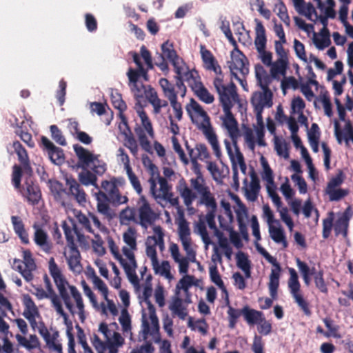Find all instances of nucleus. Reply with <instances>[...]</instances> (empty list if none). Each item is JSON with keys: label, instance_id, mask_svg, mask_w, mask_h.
<instances>
[{"label": "nucleus", "instance_id": "obj_34", "mask_svg": "<svg viewBox=\"0 0 353 353\" xmlns=\"http://www.w3.org/2000/svg\"><path fill=\"white\" fill-rule=\"evenodd\" d=\"M243 312L244 320L250 325H256L264 315L262 312L250 308L248 305L243 307Z\"/></svg>", "mask_w": 353, "mask_h": 353}, {"label": "nucleus", "instance_id": "obj_40", "mask_svg": "<svg viewBox=\"0 0 353 353\" xmlns=\"http://www.w3.org/2000/svg\"><path fill=\"white\" fill-rule=\"evenodd\" d=\"M124 269L125 274L132 283L138 281V278L135 272L137 268V263H131L126 261L123 257L118 260Z\"/></svg>", "mask_w": 353, "mask_h": 353}, {"label": "nucleus", "instance_id": "obj_32", "mask_svg": "<svg viewBox=\"0 0 353 353\" xmlns=\"http://www.w3.org/2000/svg\"><path fill=\"white\" fill-rule=\"evenodd\" d=\"M255 74L258 84L261 89L270 90L269 85L272 83V79H274L272 74H268L264 68L260 64L255 66Z\"/></svg>", "mask_w": 353, "mask_h": 353}, {"label": "nucleus", "instance_id": "obj_36", "mask_svg": "<svg viewBox=\"0 0 353 353\" xmlns=\"http://www.w3.org/2000/svg\"><path fill=\"white\" fill-rule=\"evenodd\" d=\"M169 309L182 320H184L188 316L187 307L183 304V300L178 296L173 298L169 305Z\"/></svg>", "mask_w": 353, "mask_h": 353}, {"label": "nucleus", "instance_id": "obj_2", "mask_svg": "<svg viewBox=\"0 0 353 353\" xmlns=\"http://www.w3.org/2000/svg\"><path fill=\"white\" fill-rule=\"evenodd\" d=\"M49 272L53 278L54 282L59 290L60 296L66 308L72 315H74L75 314V311L73 304L71 302L70 294L66 288L67 286L68 287L70 294L76 303L79 319L82 323H83L85 319V314L81 294L75 286L69 285L68 282L64 278L57 264L55 263L54 258H51L49 261Z\"/></svg>", "mask_w": 353, "mask_h": 353}, {"label": "nucleus", "instance_id": "obj_53", "mask_svg": "<svg viewBox=\"0 0 353 353\" xmlns=\"http://www.w3.org/2000/svg\"><path fill=\"white\" fill-rule=\"evenodd\" d=\"M23 168L18 165H14L12 167V182L14 187L20 190L22 187L21 185V181L23 174Z\"/></svg>", "mask_w": 353, "mask_h": 353}, {"label": "nucleus", "instance_id": "obj_11", "mask_svg": "<svg viewBox=\"0 0 353 353\" xmlns=\"http://www.w3.org/2000/svg\"><path fill=\"white\" fill-rule=\"evenodd\" d=\"M185 109L192 123H196L202 132L212 128L210 117L194 99H190Z\"/></svg>", "mask_w": 353, "mask_h": 353}, {"label": "nucleus", "instance_id": "obj_44", "mask_svg": "<svg viewBox=\"0 0 353 353\" xmlns=\"http://www.w3.org/2000/svg\"><path fill=\"white\" fill-rule=\"evenodd\" d=\"M321 34L322 38L319 39L314 37V43L318 49L323 50L325 48L328 47L331 43L330 39V31L327 26L323 27L321 30Z\"/></svg>", "mask_w": 353, "mask_h": 353}, {"label": "nucleus", "instance_id": "obj_54", "mask_svg": "<svg viewBox=\"0 0 353 353\" xmlns=\"http://www.w3.org/2000/svg\"><path fill=\"white\" fill-rule=\"evenodd\" d=\"M52 139L59 145L65 146L67 144L65 137L61 130L56 125H52L50 127Z\"/></svg>", "mask_w": 353, "mask_h": 353}, {"label": "nucleus", "instance_id": "obj_12", "mask_svg": "<svg viewBox=\"0 0 353 353\" xmlns=\"http://www.w3.org/2000/svg\"><path fill=\"white\" fill-rule=\"evenodd\" d=\"M108 341H103L99 336L94 334L92 339V343L98 353H118V347L121 346L124 343V339L121 335L117 332H114Z\"/></svg>", "mask_w": 353, "mask_h": 353}, {"label": "nucleus", "instance_id": "obj_25", "mask_svg": "<svg viewBox=\"0 0 353 353\" xmlns=\"http://www.w3.org/2000/svg\"><path fill=\"white\" fill-rule=\"evenodd\" d=\"M232 57L233 61L230 63L229 68L232 75L236 74L235 70L239 71L243 76L249 73V68L246 65V57L239 50L236 49V52H232Z\"/></svg>", "mask_w": 353, "mask_h": 353}, {"label": "nucleus", "instance_id": "obj_17", "mask_svg": "<svg viewBox=\"0 0 353 353\" xmlns=\"http://www.w3.org/2000/svg\"><path fill=\"white\" fill-rule=\"evenodd\" d=\"M19 191L22 196L26 199L28 203L32 205H37L41 199L39 186L31 178L26 179L23 186Z\"/></svg>", "mask_w": 353, "mask_h": 353}, {"label": "nucleus", "instance_id": "obj_31", "mask_svg": "<svg viewBox=\"0 0 353 353\" xmlns=\"http://www.w3.org/2000/svg\"><path fill=\"white\" fill-rule=\"evenodd\" d=\"M12 147L18 156V160L26 172H32L30 159L26 150L19 141L13 142Z\"/></svg>", "mask_w": 353, "mask_h": 353}, {"label": "nucleus", "instance_id": "obj_22", "mask_svg": "<svg viewBox=\"0 0 353 353\" xmlns=\"http://www.w3.org/2000/svg\"><path fill=\"white\" fill-rule=\"evenodd\" d=\"M273 94L271 90H262L254 92L251 97V103L254 110H264L265 108H270L273 105Z\"/></svg>", "mask_w": 353, "mask_h": 353}, {"label": "nucleus", "instance_id": "obj_26", "mask_svg": "<svg viewBox=\"0 0 353 353\" xmlns=\"http://www.w3.org/2000/svg\"><path fill=\"white\" fill-rule=\"evenodd\" d=\"M200 52L204 67L208 70L214 71L217 75L221 76L222 70L215 57L210 50L205 46L201 45Z\"/></svg>", "mask_w": 353, "mask_h": 353}, {"label": "nucleus", "instance_id": "obj_6", "mask_svg": "<svg viewBox=\"0 0 353 353\" xmlns=\"http://www.w3.org/2000/svg\"><path fill=\"white\" fill-rule=\"evenodd\" d=\"M137 112L141 119V125L137 126L134 128V132L138 137L141 148L145 151L149 152L151 146L150 141L148 140L147 134L150 137L154 138V130L152 123L141 105L137 110Z\"/></svg>", "mask_w": 353, "mask_h": 353}, {"label": "nucleus", "instance_id": "obj_21", "mask_svg": "<svg viewBox=\"0 0 353 353\" xmlns=\"http://www.w3.org/2000/svg\"><path fill=\"white\" fill-rule=\"evenodd\" d=\"M179 236L182 243L183 250L186 252L189 256L195 257V252L193 250L191 244L192 240L190 237V229L188 222L183 219L179 224Z\"/></svg>", "mask_w": 353, "mask_h": 353}, {"label": "nucleus", "instance_id": "obj_30", "mask_svg": "<svg viewBox=\"0 0 353 353\" xmlns=\"http://www.w3.org/2000/svg\"><path fill=\"white\" fill-rule=\"evenodd\" d=\"M334 134L336 140L339 144H341L343 139L345 140L346 145H349V141H352L353 143V127L351 122L348 121L345 125V133L343 134L340 128L338 121L334 123Z\"/></svg>", "mask_w": 353, "mask_h": 353}, {"label": "nucleus", "instance_id": "obj_52", "mask_svg": "<svg viewBox=\"0 0 353 353\" xmlns=\"http://www.w3.org/2000/svg\"><path fill=\"white\" fill-rule=\"evenodd\" d=\"M334 212L329 213L328 216L323 220L322 236L324 239L329 238L333 228Z\"/></svg>", "mask_w": 353, "mask_h": 353}, {"label": "nucleus", "instance_id": "obj_29", "mask_svg": "<svg viewBox=\"0 0 353 353\" xmlns=\"http://www.w3.org/2000/svg\"><path fill=\"white\" fill-rule=\"evenodd\" d=\"M73 148L79 160L78 165L83 168L90 166L91 162L93 161L94 154L78 144L74 145Z\"/></svg>", "mask_w": 353, "mask_h": 353}, {"label": "nucleus", "instance_id": "obj_62", "mask_svg": "<svg viewBox=\"0 0 353 353\" xmlns=\"http://www.w3.org/2000/svg\"><path fill=\"white\" fill-rule=\"evenodd\" d=\"M194 94L201 101L205 103H212L214 100L213 95L208 92L203 85L198 90H195Z\"/></svg>", "mask_w": 353, "mask_h": 353}, {"label": "nucleus", "instance_id": "obj_59", "mask_svg": "<svg viewBox=\"0 0 353 353\" xmlns=\"http://www.w3.org/2000/svg\"><path fill=\"white\" fill-rule=\"evenodd\" d=\"M326 193L329 196L330 201H338L346 196L349 194V191L346 189L334 188L331 190H326Z\"/></svg>", "mask_w": 353, "mask_h": 353}, {"label": "nucleus", "instance_id": "obj_58", "mask_svg": "<svg viewBox=\"0 0 353 353\" xmlns=\"http://www.w3.org/2000/svg\"><path fill=\"white\" fill-rule=\"evenodd\" d=\"M136 231L132 228H129L123 235L124 242L130 248L131 250H137Z\"/></svg>", "mask_w": 353, "mask_h": 353}, {"label": "nucleus", "instance_id": "obj_60", "mask_svg": "<svg viewBox=\"0 0 353 353\" xmlns=\"http://www.w3.org/2000/svg\"><path fill=\"white\" fill-rule=\"evenodd\" d=\"M124 145L128 148L131 152V154L134 157H137L139 151V146L135 138L133 137L132 134L125 135L124 139Z\"/></svg>", "mask_w": 353, "mask_h": 353}, {"label": "nucleus", "instance_id": "obj_8", "mask_svg": "<svg viewBox=\"0 0 353 353\" xmlns=\"http://www.w3.org/2000/svg\"><path fill=\"white\" fill-rule=\"evenodd\" d=\"M256 248L258 252L271 264H272L275 269L271 270L270 274V281L268 283V288L270 294L272 299H276L278 296V289L279 287V279L281 268L280 264L277 262L276 258L271 256L263 247L259 243H256Z\"/></svg>", "mask_w": 353, "mask_h": 353}, {"label": "nucleus", "instance_id": "obj_23", "mask_svg": "<svg viewBox=\"0 0 353 353\" xmlns=\"http://www.w3.org/2000/svg\"><path fill=\"white\" fill-rule=\"evenodd\" d=\"M41 144L48 152L50 161L56 164H61L65 159L64 153L61 148L57 147L46 137H41Z\"/></svg>", "mask_w": 353, "mask_h": 353}, {"label": "nucleus", "instance_id": "obj_5", "mask_svg": "<svg viewBox=\"0 0 353 353\" xmlns=\"http://www.w3.org/2000/svg\"><path fill=\"white\" fill-rule=\"evenodd\" d=\"M61 227L66 239L67 248L68 249V256H66L67 262L70 269L73 272H80L82 266L81 265L80 252L74 242V234L78 228L72 219L69 220V223L63 221L61 223Z\"/></svg>", "mask_w": 353, "mask_h": 353}, {"label": "nucleus", "instance_id": "obj_28", "mask_svg": "<svg viewBox=\"0 0 353 353\" xmlns=\"http://www.w3.org/2000/svg\"><path fill=\"white\" fill-rule=\"evenodd\" d=\"M350 207H348L343 212L342 216L339 217L334 225V230L336 236L341 234L344 238H347L349 227V221L351 217L350 214Z\"/></svg>", "mask_w": 353, "mask_h": 353}, {"label": "nucleus", "instance_id": "obj_7", "mask_svg": "<svg viewBox=\"0 0 353 353\" xmlns=\"http://www.w3.org/2000/svg\"><path fill=\"white\" fill-rule=\"evenodd\" d=\"M288 272L290 277L288 280V287L290 294L303 313L307 316H311L312 312L310 309L309 303L302 294L301 285L296 271L293 268H288Z\"/></svg>", "mask_w": 353, "mask_h": 353}, {"label": "nucleus", "instance_id": "obj_33", "mask_svg": "<svg viewBox=\"0 0 353 353\" xmlns=\"http://www.w3.org/2000/svg\"><path fill=\"white\" fill-rule=\"evenodd\" d=\"M254 21L256 23L254 45L256 50H261L263 48H266L267 38L265 29L260 20L255 19Z\"/></svg>", "mask_w": 353, "mask_h": 353}, {"label": "nucleus", "instance_id": "obj_47", "mask_svg": "<svg viewBox=\"0 0 353 353\" xmlns=\"http://www.w3.org/2000/svg\"><path fill=\"white\" fill-rule=\"evenodd\" d=\"M203 133L205 134L209 143L211 144L214 153L219 156L220 154V148L219 141L217 140V137L213 131L212 128L206 129V130L203 131Z\"/></svg>", "mask_w": 353, "mask_h": 353}, {"label": "nucleus", "instance_id": "obj_38", "mask_svg": "<svg viewBox=\"0 0 353 353\" xmlns=\"http://www.w3.org/2000/svg\"><path fill=\"white\" fill-rule=\"evenodd\" d=\"M135 215V208L127 206L119 213V218L120 223L121 225H129L131 222H135L137 223Z\"/></svg>", "mask_w": 353, "mask_h": 353}, {"label": "nucleus", "instance_id": "obj_64", "mask_svg": "<svg viewBox=\"0 0 353 353\" xmlns=\"http://www.w3.org/2000/svg\"><path fill=\"white\" fill-rule=\"evenodd\" d=\"M323 323L325 325V327L328 329L329 332H327L330 336H333L334 338H340L341 334H339V326L337 325H335L334 323V321L331 319L330 318H325L323 319Z\"/></svg>", "mask_w": 353, "mask_h": 353}, {"label": "nucleus", "instance_id": "obj_51", "mask_svg": "<svg viewBox=\"0 0 353 353\" xmlns=\"http://www.w3.org/2000/svg\"><path fill=\"white\" fill-rule=\"evenodd\" d=\"M126 170L127 176L128 177V179H129L132 188H134V190L137 192V193L139 195H140V196L142 195L141 194L142 192H143L142 186L141 185L139 178L134 174L132 168H130L128 170Z\"/></svg>", "mask_w": 353, "mask_h": 353}, {"label": "nucleus", "instance_id": "obj_3", "mask_svg": "<svg viewBox=\"0 0 353 353\" xmlns=\"http://www.w3.org/2000/svg\"><path fill=\"white\" fill-rule=\"evenodd\" d=\"M101 189L94 194L97 200V208L99 213L110 220L114 216V211L110 204L119 206L127 203L128 198L122 195L118 188V180L112 177L110 180H104L101 184Z\"/></svg>", "mask_w": 353, "mask_h": 353}, {"label": "nucleus", "instance_id": "obj_56", "mask_svg": "<svg viewBox=\"0 0 353 353\" xmlns=\"http://www.w3.org/2000/svg\"><path fill=\"white\" fill-rule=\"evenodd\" d=\"M243 137L245 139V141L247 143L249 149L251 151H254L255 149V139L254 136V132L252 128L250 127L243 125Z\"/></svg>", "mask_w": 353, "mask_h": 353}, {"label": "nucleus", "instance_id": "obj_15", "mask_svg": "<svg viewBox=\"0 0 353 353\" xmlns=\"http://www.w3.org/2000/svg\"><path fill=\"white\" fill-rule=\"evenodd\" d=\"M232 108V107L223 108L225 117L222 118V120L223 125L227 130L233 145L234 147L237 148L238 139L241 136V134L238 127V122L231 112Z\"/></svg>", "mask_w": 353, "mask_h": 353}, {"label": "nucleus", "instance_id": "obj_14", "mask_svg": "<svg viewBox=\"0 0 353 353\" xmlns=\"http://www.w3.org/2000/svg\"><path fill=\"white\" fill-rule=\"evenodd\" d=\"M162 54L160 57L168 59L173 65L174 72L176 74H179L181 72L182 67H185L186 64L183 60L179 57L174 48L173 43L168 40L161 45Z\"/></svg>", "mask_w": 353, "mask_h": 353}, {"label": "nucleus", "instance_id": "obj_50", "mask_svg": "<svg viewBox=\"0 0 353 353\" xmlns=\"http://www.w3.org/2000/svg\"><path fill=\"white\" fill-rule=\"evenodd\" d=\"M119 321L124 333H128L131 332V318L126 309L124 308L121 310V316L119 318Z\"/></svg>", "mask_w": 353, "mask_h": 353}, {"label": "nucleus", "instance_id": "obj_43", "mask_svg": "<svg viewBox=\"0 0 353 353\" xmlns=\"http://www.w3.org/2000/svg\"><path fill=\"white\" fill-rule=\"evenodd\" d=\"M159 85L161 87L163 94L169 100L177 97V93L175 91L174 85L171 83L167 79L161 78Z\"/></svg>", "mask_w": 353, "mask_h": 353}, {"label": "nucleus", "instance_id": "obj_24", "mask_svg": "<svg viewBox=\"0 0 353 353\" xmlns=\"http://www.w3.org/2000/svg\"><path fill=\"white\" fill-rule=\"evenodd\" d=\"M158 182L159 184L157 194L158 199H163L168 201L172 206H179V198L174 197V194L170 192L172 187L169 185L167 179L164 177L158 176Z\"/></svg>", "mask_w": 353, "mask_h": 353}, {"label": "nucleus", "instance_id": "obj_27", "mask_svg": "<svg viewBox=\"0 0 353 353\" xmlns=\"http://www.w3.org/2000/svg\"><path fill=\"white\" fill-rule=\"evenodd\" d=\"M185 147L188 152V154L190 156L191 161L192 164L194 165V166L198 165L197 159L203 161L210 157V154L208 152V148L206 145L203 143H198L196 145L195 150L196 151V152H194V149L191 148L190 147L188 141H185ZM195 168H197L195 167Z\"/></svg>", "mask_w": 353, "mask_h": 353}, {"label": "nucleus", "instance_id": "obj_20", "mask_svg": "<svg viewBox=\"0 0 353 353\" xmlns=\"http://www.w3.org/2000/svg\"><path fill=\"white\" fill-rule=\"evenodd\" d=\"M34 229L33 241L39 249L46 254L52 253L53 243L51 241L47 232L39 225L34 224Z\"/></svg>", "mask_w": 353, "mask_h": 353}, {"label": "nucleus", "instance_id": "obj_45", "mask_svg": "<svg viewBox=\"0 0 353 353\" xmlns=\"http://www.w3.org/2000/svg\"><path fill=\"white\" fill-rule=\"evenodd\" d=\"M16 338L22 346L29 350L37 348L39 345V339L34 334L30 336V340H28L26 337L22 336L20 334H17Z\"/></svg>", "mask_w": 353, "mask_h": 353}, {"label": "nucleus", "instance_id": "obj_19", "mask_svg": "<svg viewBox=\"0 0 353 353\" xmlns=\"http://www.w3.org/2000/svg\"><path fill=\"white\" fill-rule=\"evenodd\" d=\"M154 231L157 236H148L147 239V243L150 240H152L154 243L152 245H147L146 247V254L150 259L152 266L157 265L159 261L156 246L159 245L161 249L164 246L163 233L161 228L160 226L155 227Z\"/></svg>", "mask_w": 353, "mask_h": 353}, {"label": "nucleus", "instance_id": "obj_1", "mask_svg": "<svg viewBox=\"0 0 353 353\" xmlns=\"http://www.w3.org/2000/svg\"><path fill=\"white\" fill-rule=\"evenodd\" d=\"M196 176L189 180L190 186L186 181L181 178L176 186V190L183 199L184 205L189 208L194 201L196 205H204L210 212H214L217 203L214 193L199 168H194Z\"/></svg>", "mask_w": 353, "mask_h": 353}, {"label": "nucleus", "instance_id": "obj_49", "mask_svg": "<svg viewBox=\"0 0 353 353\" xmlns=\"http://www.w3.org/2000/svg\"><path fill=\"white\" fill-rule=\"evenodd\" d=\"M324 273L323 270L318 271L314 275L313 279L316 288L322 293L327 294L328 292L327 285L324 279Z\"/></svg>", "mask_w": 353, "mask_h": 353}, {"label": "nucleus", "instance_id": "obj_39", "mask_svg": "<svg viewBox=\"0 0 353 353\" xmlns=\"http://www.w3.org/2000/svg\"><path fill=\"white\" fill-rule=\"evenodd\" d=\"M288 60L277 59L274 63H272L270 73L274 79L277 78L279 74L285 75L288 66Z\"/></svg>", "mask_w": 353, "mask_h": 353}, {"label": "nucleus", "instance_id": "obj_63", "mask_svg": "<svg viewBox=\"0 0 353 353\" xmlns=\"http://www.w3.org/2000/svg\"><path fill=\"white\" fill-rule=\"evenodd\" d=\"M94 239L92 240V247L93 250L99 256H103L105 254V249L103 247V241L101 236L94 233Z\"/></svg>", "mask_w": 353, "mask_h": 353}, {"label": "nucleus", "instance_id": "obj_18", "mask_svg": "<svg viewBox=\"0 0 353 353\" xmlns=\"http://www.w3.org/2000/svg\"><path fill=\"white\" fill-rule=\"evenodd\" d=\"M292 1L293 2L295 10L299 14L305 16L310 20H312V16L314 14L316 19H319L323 27L327 26V17L323 15L318 16L317 12L312 3L309 2L306 3L304 0Z\"/></svg>", "mask_w": 353, "mask_h": 353}, {"label": "nucleus", "instance_id": "obj_10", "mask_svg": "<svg viewBox=\"0 0 353 353\" xmlns=\"http://www.w3.org/2000/svg\"><path fill=\"white\" fill-rule=\"evenodd\" d=\"M138 219L137 223L142 228L148 229L154 224L159 218V215L152 208L150 203L145 196L141 195L137 203Z\"/></svg>", "mask_w": 353, "mask_h": 353}, {"label": "nucleus", "instance_id": "obj_57", "mask_svg": "<svg viewBox=\"0 0 353 353\" xmlns=\"http://www.w3.org/2000/svg\"><path fill=\"white\" fill-rule=\"evenodd\" d=\"M79 179L81 183L85 185H92L99 189L97 184V178L95 174L87 170L85 172H82L79 174Z\"/></svg>", "mask_w": 353, "mask_h": 353}, {"label": "nucleus", "instance_id": "obj_37", "mask_svg": "<svg viewBox=\"0 0 353 353\" xmlns=\"http://www.w3.org/2000/svg\"><path fill=\"white\" fill-rule=\"evenodd\" d=\"M69 183L70 192L74 196L76 200L79 203H83L86 201V194L84 190L81 188L80 185L74 180L68 181Z\"/></svg>", "mask_w": 353, "mask_h": 353}, {"label": "nucleus", "instance_id": "obj_13", "mask_svg": "<svg viewBox=\"0 0 353 353\" xmlns=\"http://www.w3.org/2000/svg\"><path fill=\"white\" fill-rule=\"evenodd\" d=\"M23 261L15 259L14 265L16 270L21 273L24 279L29 282L33 279L32 271L36 269L37 266L30 250H23Z\"/></svg>", "mask_w": 353, "mask_h": 353}, {"label": "nucleus", "instance_id": "obj_55", "mask_svg": "<svg viewBox=\"0 0 353 353\" xmlns=\"http://www.w3.org/2000/svg\"><path fill=\"white\" fill-rule=\"evenodd\" d=\"M99 155L94 154L93 161L89 166L98 175H102L106 171V164L99 159Z\"/></svg>", "mask_w": 353, "mask_h": 353}, {"label": "nucleus", "instance_id": "obj_4", "mask_svg": "<svg viewBox=\"0 0 353 353\" xmlns=\"http://www.w3.org/2000/svg\"><path fill=\"white\" fill-rule=\"evenodd\" d=\"M127 76L129 79V85L130 86L132 91L134 92V97L138 101L137 105L140 103L139 99L143 97L141 92V90H143L145 98L153 107L154 114H159L162 108H165L168 105L167 101L159 98L157 91L151 85H145L142 83L140 86L138 85V80L139 77H142L145 81L148 80L147 70L143 69V71L141 72L139 68L133 69L130 68L127 72Z\"/></svg>", "mask_w": 353, "mask_h": 353}, {"label": "nucleus", "instance_id": "obj_9", "mask_svg": "<svg viewBox=\"0 0 353 353\" xmlns=\"http://www.w3.org/2000/svg\"><path fill=\"white\" fill-rule=\"evenodd\" d=\"M223 75H217L214 79L213 84L219 94V100L223 108L232 107V101L238 97L236 92V87L233 82H230L228 85L223 83Z\"/></svg>", "mask_w": 353, "mask_h": 353}, {"label": "nucleus", "instance_id": "obj_35", "mask_svg": "<svg viewBox=\"0 0 353 353\" xmlns=\"http://www.w3.org/2000/svg\"><path fill=\"white\" fill-rule=\"evenodd\" d=\"M184 80L194 92L203 85L201 77L196 70H190L188 68L184 70Z\"/></svg>", "mask_w": 353, "mask_h": 353}, {"label": "nucleus", "instance_id": "obj_61", "mask_svg": "<svg viewBox=\"0 0 353 353\" xmlns=\"http://www.w3.org/2000/svg\"><path fill=\"white\" fill-rule=\"evenodd\" d=\"M188 69L187 65L185 67H182L181 72L179 74H176L175 77L176 79V83L175 86L177 88L178 91L176 92L180 93L181 96L183 97L185 95L186 93V87L184 85L183 81L184 80V70Z\"/></svg>", "mask_w": 353, "mask_h": 353}, {"label": "nucleus", "instance_id": "obj_41", "mask_svg": "<svg viewBox=\"0 0 353 353\" xmlns=\"http://www.w3.org/2000/svg\"><path fill=\"white\" fill-rule=\"evenodd\" d=\"M296 263L301 274L305 285L307 287L310 286L312 282L310 268L305 262L302 261L299 258L296 259Z\"/></svg>", "mask_w": 353, "mask_h": 353}, {"label": "nucleus", "instance_id": "obj_46", "mask_svg": "<svg viewBox=\"0 0 353 353\" xmlns=\"http://www.w3.org/2000/svg\"><path fill=\"white\" fill-rule=\"evenodd\" d=\"M243 308L242 309H235L232 306L229 307V310H228L227 314L228 316V327L230 329H234L236 327V325L238 321V319L243 315Z\"/></svg>", "mask_w": 353, "mask_h": 353}, {"label": "nucleus", "instance_id": "obj_42", "mask_svg": "<svg viewBox=\"0 0 353 353\" xmlns=\"http://www.w3.org/2000/svg\"><path fill=\"white\" fill-rule=\"evenodd\" d=\"M269 232L272 240L277 243H282L284 248H287L288 242L283 229L270 225Z\"/></svg>", "mask_w": 353, "mask_h": 353}, {"label": "nucleus", "instance_id": "obj_48", "mask_svg": "<svg viewBox=\"0 0 353 353\" xmlns=\"http://www.w3.org/2000/svg\"><path fill=\"white\" fill-rule=\"evenodd\" d=\"M152 268L155 274L164 276L167 279H170L172 277L170 273V265L168 261H163L161 264H159L158 261L157 265L152 266Z\"/></svg>", "mask_w": 353, "mask_h": 353}, {"label": "nucleus", "instance_id": "obj_16", "mask_svg": "<svg viewBox=\"0 0 353 353\" xmlns=\"http://www.w3.org/2000/svg\"><path fill=\"white\" fill-rule=\"evenodd\" d=\"M76 218L81 228L87 232L94 234V230L92 223H93L94 228L101 232H106L108 230L106 227L101 223L97 216L94 213L89 212L88 214H85L80 212L77 214Z\"/></svg>", "mask_w": 353, "mask_h": 353}]
</instances>
